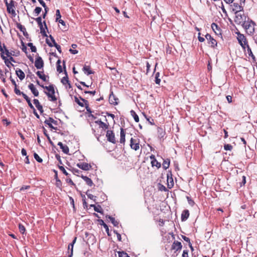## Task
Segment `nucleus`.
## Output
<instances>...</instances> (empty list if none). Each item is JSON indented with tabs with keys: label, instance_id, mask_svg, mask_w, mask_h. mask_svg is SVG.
<instances>
[{
	"label": "nucleus",
	"instance_id": "44",
	"mask_svg": "<svg viewBox=\"0 0 257 257\" xmlns=\"http://www.w3.org/2000/svg\"><path fill=\"white\" fill-rule=\"evenodd\" d=\"M14 91H15V93H16L17 95H22L23 96V95H24V94H25V93H24V92H21L19 89H18L17 88V87H15Z\"/></svg>",
	"mask_w": 257,
	"mask_h": 257
},
{
	"label": "nucleus",
	"instance_id": "6",
	"mask_svg": "<svg viewBox=\"0 0 257 257\" xmlns=\"http://www.w3.org/2000/svg\"><path fill=\"white\" fill-rule=\"evenodd\" d=\"M106 137L107 138V140L109 142H111L113 144H115L116 143L114 134L112 131H107L106 132Z\"/></svg>",
	"mask_w": 257,
	"mask_h": 257
},
{
	"label": "nucleus",
	"instance_id": "3",
	"mask_svg": "<svg viewBox=\"0 0 257 257\" xmlns=\"http://www.w3.org/2000/svg\"><path fill=\"white\" fill-rule=\"evenodd\" d=\"M237 39L239 44L242 47L243 49L245 50V49L246 48V46H247V45H248L245 37L243 34H240L239 32L237 33Z\"/></svg>",
	"mask_w": 257,
	"mask_h": 257
},
{
	"label": "nucleus",
	"instance_id": "9",
	"mask_svg": "<svg viewBox=\"0 0 257 257\" xmlns=\"http://www.w3.org/2000/svg\"><path fill=\"white\" fill-rule=\"evenodd\" d=\"M35 66L37 69H41L44 66V62L42 59V58L40 56H38L35 61Z\"/></svg>",
	"mask_w": 257,
	"mask_h": 257
},
{
	"label": "nucleus",
	"instance_id": "37",
	"mask_svg": "<svg viewBox=\"0 0 257 257\" xmlns=\"http://www.w3.org/2000/svg\"><path fill=\"white\" fill-rule=\"evenodd\" d=\"M75 101L80 106H84V102L83 101H81L80 99L76 96H74Z\"/></svg>",
	"mask_w": 257,
	"mask_h": 257
},
{
	"label": "nucleus",
	"instance_id": "42",
	"mask_svg": "<svg viewBox=\"0 0 257 257\" xmlns=\"http://www.w3.org/2000/svg\"><path fill=\"white\" fill-rule=\"evenodd\" d=\"M94 210L95 211H96L97 212L100 213H102V212H103L102 209L101 208V207L99 205H98L96 206H94Z\"/></svg>",
	"mask_w": 257,
	"mask_h": 257
},
{
	"label": "nucleus",
	"instance_id": "17",
	"mask_svg": "<svg viewBox=\"0 0 257 257\" xmlns=\"http://www.w3.org/2000/svg\"><path fill=\"white\" fill-rule=\"evenodd\" d=\"M16 74L21 80H23L25 77L24 72L20 69L16 70Z\"/></svg>",
	"mask_w": 257,
	"mask_h": 257
},
{
	"label": "nucleus",
	"instance_id": "57",
	"mask_svg": "<svg viewBox=\"0 0 257 257\" xmlns=\"http://www.w3.org/2000/svg\"><path fill=\"white\" fill-rule=\"evenodd\" d=\"M82 198H83V206L84 207H87V203L86 202V200H85V196L84 195H81Z\"/></svg>",
	"mask_w": 257,
	"mask_h": 257
},
{
	"label": "nucleus",
	"instance_id": "46",
	"mask_svg": "<svg viewBox=\"0 0 257 257\" xmlns=\"http://www.w3.org/2000/svg\"><path fill=\"white\" fill-rule=\"evenodd\" d=\"M182 238L186 242H188L189 243V245L190 246V247H191L192 248V244L190 242V240L189 239V237H186V236H184V235H182Z\"/></svg>",
	"mask_w": 257,
	"mask_h": 257
},
{
	"label": "nucleus",
	"instance_id": "48",
	"mask_svg": "<svg viewBox=\"0 0 257 257\" xmlns=\"http://www.w3.org/2000/svg\"><path fill=\"white\" fill-rule=\"evenodd\" d=\"M19 228L20 232L22 234H24L26 230L25 226L23 225L20 224L19 225Z\"/></svg>",
	"mask_w": 257,
	"mask_h": 257
},
{
	"label": "nucleus",
	"instance_id": "19",
	"mask_svg": "<svg viewBox=\"0 0 257 257\" xmlns=\"http://www.w3.org/2000/svg\"><path fill=\"white\" fill-rule=\"evenodd\" d=\"M82 70L84 73L87 75L93 73V72L90 69V67L88 65H84Z\"/></svg>",
	"mask_w": 257,
	"mask_h": 257
},
{
	"label": "nucleus",
	"instance_id": "10",
	"mask_svg": "<svg viewBox=\"0 0 257 257\" xmlns=\"http://www.w3.org/2000/svg\"><path fill=\"white\" fill-rule=\"evenodd\" d=\"M28 88L31 90L32 93L35 96H38L39 95V91L33 83H30L28 85Z\"/></svg>",
	"mask_w": 257,
	"mask_h": 257
},
{
	"label": "nucleus",
	"instance_id": "16",
	"mask_svg": "<svg viewBox=\"0 0 257 257\" xmlns=\"http://www.w3.org/2000/svg\"><path fill=\"white\" fill-rule=\"evenodd\" d=\"M189 211L188 210H184L181 214V220L182 221H186L189 216Z\"/></svg>",
	"mask_w": 257,
	"mask_h": 257
},
{
	"label": "nucleus",
	"instance_id": "45",
	"mask_svg": "<svg viewBox=\"0 0 257 257\" xmlns=\"http://www.w3.org/2000/svg\"><path fill=\"white\" fill-rule=\"evenodd\" d=\"M42 10V8L40 7H36L34 11L35 16H38L41 13Z\"/></svg>",
	"mask_w": 257,
	"mask_h": 257
},
{
	"label": "nucleus",
	"instance_id": "23",
	"mask_svg": "<svg viewBox=\"0 0 257 257\" xmlns=\"http://www.w3.org/2000/svg\"><path fill=\"white\" fill-rule=\"evenodd\" d=\"M81 178L84 180L86 183L89 186H92L93 184L92 181L87 176L82 175Z\"/></svg>",
	"mask_w": 257,
	"mask_h": 257
},
{
	"label": "nucleus",
	"instance_id": "60",
	"mask_svg": "<svg viewBox=\"0 0 257 257\" xmlns=\"http://www.w3.org/2000/svg\"><path fill=\"white\" fill-rule=\"evenodd\" d=\"M44 8V10H45V12L43 14V18L45 19L46 16L47 14L48 13V12L49 11V8L47 7H45Z\"/></svg>",
	"mask_w": 257,
	"mask_h": 257
},
{
	"label": "nucleus",
	"instance_id": "24",
	"mask_svg": "<svg viewBox=\"0 0 257 257\" xmlns=\"http://www.w3.org/2000/svg\"><path fill=\"white\" fill-rule=\"evenodd\" d=\"M106 218H108L114 226H118L119 222L111 216L106 215Z\"/></svg>",
	"mask_w": 257,
	"mask_h": 257
},
{
	"label": "nucleus",
	"instance_id": "35",
	"mask_svg": "<svg viewBox=\"0 0 257 257\" xmlns=\"http://www.w3.org/2000/svg\"><path fill=\"white\" fill-rule=\"evenodd\" d=\"M61 61L60 60H58L57 62V71L59 73H62L63 70L61 66L60 65Z\"/></svg>",
	"mask_w": 257,
	"mask_h": 257
},
{
	"label": "nucleus",
	"instance_id": "12",
	"mask_svg": "<svg viewBox=\"0 0 257 257\" xmlns=\"http://www.w3.org/2000/svg\"><path fill=\"white\" fill-rule=\"evenodd\" d=\"M182 244L180 242L178 241H175L172 244V248L174 250H176L178 251L179 250H181L182 248Z\"/></svg>",
	"mask_w": 257,
	"mask_h": 257
},
{
	"label": "nucleus",
	"instance_id": "38",
	"mask_svg": "<svg viewBox=\"0 0 257 257\" xmlns=\"http://www.w3.org/2000/svg\"><path fill=\"white\" fill-rule=\"evenodd\" d=\"M160 77V73L157 72L155 74V83L157 84L160 85L161 82V79L159 78Z\"/></svg>",
	"mask_w": 257,
	"mask_h": 257
},
{
	"label": "nucleus",
	"instance_id": "7",
	"mask_svg": "<svg viewBox=\"0 0 257 257\" xmlns=\"http://www.w3.org/2000/svg\"><path fill=\"white\" fill-rule=\"evenodd\" d=\"M76 166L79 168L80 169L84 170V171H88L91 168V166L86 163L82 162V163H77Z\"/></svg>",
	"mask_w": 257,
	"mask_h": 257
},
{
	"label": "nucleus",
	"instance_id": "31",
	"mask_svg": "<svg viewBox=\"0 0 257 257\" xmlns=\"http://www.w3.org/2000/svg\"><path fill=\"white\" fill-rule=\"evenodd\" d=\"M53 123L56 125H57L58 124V122L56 120H54L53 118L52 117H49V118L48 119H46L45 121H44V123Z\"/></svg>",
	"mask_w": 257,
	"mask_h": 257
},
{
	"label": "nucleus",
	"instance_id": "25",
	"mask_svg": "<svg viewBox=\"0 0 257 257\" xmlns=\"http://www.w3.org/2000/svg\"><path fill=\"white\" fill-rule=\"evenodd\" d=\"M36 74L40 79L43 80L44 81H47V76L43 74V72L38 71L36 72Z\"/></svg>",
	"mask_w": 257,
	"mask_h": 257
},
{
	"label": "nucleus",
	"instance_id": "13",
	"mask_svg": "<svg viewBox=\"0 0 257 257\" xmlns=\"http://www.w3.org/2000/svg\"><path fill=\"white\" fill-rule=\"evenodd\" d=\"M235 14H236V16H235L236 19H235V21L236 22H238V23H240L242 21H245V17L244 15H242L241 14H240L239 13H235Z\"/></svg>",
	"mask_w": 257,
	"mask_h": 257
},
{
	"label": "nucleus",
	"instance_id": "43",
	"mask_svg": "<svg viewBox=\"0 0 257 257\" xmlns=\"http://www.w3.org/2000/svg\"><path fill=\"white\" fill-rule=\"evenodd\" d=\"M88 191H89L88 190V191L86 192V195H87V197H88L89 199H91V200H93L94 202H95V200H96V199H95V198H96V197L95 196L93 195L92 194H91L89 193H88Z\"/></svg>",
	"mask_w": 257,
	"mask_h": 257
},
{
	"label": "nucleus",
	"instance_id": "36",
	"mask_svg": "<svg viewBox=\"0 0 257 257\" xmlns=\"http://www.w3.org/2000/svg\"><path fill=\"white\" fill-rule=\"evenodd\" d=\"M4 55L6 54V56L7 58L9 57V56H12L13 54L11 52H10L9 50H8L5 46V44H4Z\"/></svg>",
	"mask_w": 257,
	"mask_h": 257
},
{
	"label": "nucleus",
	"instance_id": "52",
	"mask_svg": "<svg viewBox=\"0 0 257 257\" xmlns=\"http://www.w3.org/2000/svg\"><path fill=\"white\" fill-rule=\"evenodd\" d=\"M232 149V146L230 144H225L224 146V149L226 151L231 150Z\"/></svg>",
	"mask_w": 257,
	"mask_h": 257
},
{
	"label": "nucleus",
	"instance_id": "30",
	"mask_svg": "<svg viewBox=\"0 0 257 257\" xmlns=\"http://www.w3.org/2000/svg\"><path fill=\"white\" fill-rule=\"evenodd\" d=\"M151 165L152 167L155 166L157 168H160L161 166V163L158 162L156 159L151 161Z\"/></svg>",
	"mask_w": 257,
	"mask_h": 257
},
{
	"label": "nucleus",
	"instance_id": "11",
	"mask_svg": "<svg viewBox=\"0 0 257 257\" xmlns=\"http://www.w3.org/2000/svg\"><path fill=\"white\" fill-rule=\"evenodd\" d=\"M45 93L48 96V97L49 98H50L51 99H50V101H55L57 100V98L56 97V96H55L54 94H55V90H54V88H53V91H49V92H46V91H45Z\"/></svg>",
	"mask_w": 257,
	"mask_h": 257
},
{
	"label": "nucleus",
	"instance_id": "1",
	"mask_svg": "<svg viewBox=\"0 0 257 257\" xmlns=\"http://www.w3.org/2000/svg\"><path fill=\"white\" fill-rule=\"evenodd\" d=\"M255 26V23L251 20L244 21L242 24L243 27L249 35H251L254 33Z\"/></svg>",
	"mask_w": 257,
	"mask_h": 257
},
{
	"label": "nucleus",
	"instance_id": "27",
	"mask_svg": "<svg viewBox=\"0 0 257 257\" xmlns=\"http://www.w3.org/2000/svg\"><path fill=\"white\" fill-rule=\"evenodd\" d=\"M77 47V45L75 44H73L71 45L72 48L69 49V52L72 54H76L78 53V51L76 50H75Z\"/></svg>",
	"mask_w": 257,
	"mask_h": 257
},
{
	"label": "nucleus",
	"instance_id": "40",
	"mask_svg": "<svg viewBox=\"0 0 257 257\" xmlns=\"http://www.w3.org/2000/svg\"><path fill=\"white\" fill-rule=\"evenodd\" d=\"M43 130H44V134L47 137V138L48 140L49 141L50 144L51 145H53V143L52 141L51 140V139H50L49 135L47 133L46 130L44 127H43Z\"/></svg>",
	"mask_w": 257,
	"mask_h": 257
},
{
	"label": "nucleus",
	"instance_id": "15",
	"mask_svg": "<svg viewBox=\"0 0 257 257\" xmlns=\"http://www.w3.org/2000/svg\"><path fill=\"white\" fill-rule=\"evenodd\" d=\"M95 123L99 125L100 128H102L103 129H107L108 128V123L106 124L102 122L101 120H96L95 121Z\"/></svg>",
	"mask_w": 257,
	"mask_h": 257
},
{
	"label": "nucleus",
	"instance_id": "28",
	"mask_svg": "<svg viewBox=\"0 0 257 257\" xmlns=\"http://www.w3.org/2000/svg\"><path fill=\"white\" fill-rule=\"evenodd\" d=\"M170 159H167L164 160L163 163V167L164 169L166 170L168 169L170 166Z\"/></svg>",
	"mask_w": 257,
	"mask_h": 257
},
{
	"label": "nucleus",
	"instance_id": "14",
	"mask_svg": "<svg viewBox=\"0 0 257 257\" xmlns=\"http://www.w3.org/2000/svg\"><path fill=\"white\" fill-rule=\"evenodd\" d=\"M17 28L19 29L23 34L24 36L26 37L28 36V34L26 31L25 27L20 23L17 24Z\"/></svg>",
	"mask_w": 257,
	"mask_h": 257
},
{
	"label": "nucleus",
	"instance_id": "59",
	"mask_svg": "<svg viewBox=\"0 0 257 257\" xmlns=\"http://www.w3.org/2000/svg\"><path fill=\"white\" fill-rule=\"evenodd\" d=\"M0 78L2 79V81L4 83L6 82V78L4 77V75L2 71H1V72H0Z\"/></svg>",
	"mask_w": 257,
	"mask_h": 257
},
{
	"label": "nucleus",
	"instance_id": "49",
	"mask_svg": "<svg viewBox=\"0 0 257 257\" xmlns=\"http://www.w3.org/2000/svg\"><path fill=\"white\" fill-rule=\"evenodd\" d=\"M61 16L59 10H57L56 11V21H58L60 19Z\"/></svg>",
	"mask_w": 257,
	"mask_h": 257
},
{
	"label": "nucleus",
	"instance_id": "64",
	"mask_svg": "<svg viewBox=\"0 0 257 257\" xmlns=\"http://www.w3.org/2000/svg\"><path fill=\"white\" fill-rule=\"evenodd\" d=\"M182 257H188V251L187 250H184Z\"/></svg>",
	"mask_w": 257,
	"mask_h": 257
},
{
	"label": "nucleus",
	"instance_id": "58",
	"mask_svg": "<svg viewBox=\"0 0 257 257\" xmlns=\"http://www.w3.org/2000/svg\"><path fill=\"white\" fill-rule=\"evenodd\" d=\"M53 44H54L53 46H55L56 47V48L57 49V50L60 53H61V46L57 44L56 43H55Z\"/></svg>",
	"mask_w": 257,
	"mask_h": 257
},
{
	"label": "nucleus",
	"instance_id": "53",
	"mask_svg": "<svg viewBox=\"0 0 257 257\" xmlns=\"http://www.w3.org/2000/svg\"><path fill=\"white\" fill-rule=\"evenodd\" d=\"M59 168L66 176H68L69 175V174L67 172L64 167L62 166H59Z\"/></svg>",
	"mask_w": 257,
	"mask_h": 257
},
{
	"label": "nucleus",
	"instance_id": "26",
	"mask_svg": "<svg viewBox=\"0 0 257 257\" xmlns=\"http://www.w3.org/2000/svg\"><path fill=\"white\" fill-rule=\"evenodd\" d=\"M1 57L5 61V63L7 67H10L11 66H14V65L9 61V59H8L7 57H6L4 55H1Z\"/></svg>",
	"mask_w": 257,
	"mask_h": 257
},
{
	"label": "nucleus",
	"instance_id": "34",
	"mask_svg": "<svg viewBox=\"0 0 257 257\" xmlns=\"http://www.w3.org/2000/svg\"><path fill=\"white\" fill-rule=\"evenodd\" d=\"M80 99L81 100V101H83L84 102L85 105V107H86L87 111L90 113H91L92 111H91L90 108L88 106V101L87 100H85L84 99L82 98L81 97H80Z\"/></svg>",
	"mask_w": 257,
	"mask_h": 257
},
{
	"label": "nucleus",
	"instance_id": "41",
	"mask_svg": "<svg viewBox=\"0 0 257 257\" xmlns=\"http://www.w3.org/2000/svg\"><path fill=\"white\" fill-rule=\"evenodd\" d=\"M34 157L35 160L39 163H42L43 162V159L41 158H40L37 153H35L34 154Z\"/></svg>",
	"mask_w": 257,
	"mask_h": 257
},
{
	"label": "nucleus",
	"instance_id": "39",
	"mask_svg": "<svg viewBox=\"0 0 257 257\" xmlns=\"http://www.w3.org/2000/svg\"><path fill=\"white\" fill-rule=\"evenodd\" d=\"M41 86L42 87H43V88L44 89H46L48 91V92L49 91H53V88H54V87H53V85H50L48 86H44L43 85H41Z\"/></svg>",
	"mask_w": 257,
	"mask_h": 257
},
{
	"label": "nucleus",
	"instance_id": "2",
	"mask_svg": "<svg viewBox=\"0 0 257 257\" xmlns=\"http://www.w3.org/2000/svg\"><path fill=\"white\" fill-rule=\"evenodd\" d=\"M4 2L7 6L8 12L11 14L13 17H15L16 13L14 10V1L11 0L10 2L8 3L7 0H4Z\"/></svg>",
	"mask_w": 257,
	"mask_h": 257
},
{
	"label": "nucleus",
	"instance_id": "4",
	"mask_svg": "<svg viewBox=\"0 0 257 257\" xmlns=\"http://www.w3.org/2000/svg\"><path fill=\"white\" fill-rule=\"evenodd\" d=\"M205 38L208 41V43L210 44L211 48H214L217 46V42L215 39H214L210 34H207L205 35Z\"/></svg>",
	"mask_w": 257,
	"mask_h": 257
},
{
	"label": "nucleus",
	"instance_id": "56",
	"mask_svg": "<svg viewBox=\"0 0 257 257\" xmlns=\"http://www.w3.org/2000/svg\"><path fill=\"white\" fill-rule=\"evenodd\" d=\"M4 44L3 45L1 43V42L0 41V51H1V55H4Z\"/></svg>",
	"mask_w": 257,
	"mask_h": 257
},
{
	"label": "nucleus",
	"instance_id": "54",
	"mask_svg": "<svg viewBox=\"0 0 257 257\" xmlns=\"http://www.w3.org/2000/svg\"><path fill=\"white\" fill-rule=\"evenodd\" d=\"M23 97L26 100L28 104L31 103L30 98L26 94H24Z\"/></svg>",
	"mask_w": 257,
	"mask_h": 257
},
{
	"label": "nucleus",
	"instance_id": "61",
	"mask_svg": "<svg viewBox=\"0 0 257 257\" xmlns=\"http://www.w3.org/2000/svg\"><path fill=\"white\" fill-rule=\"evenodd\" d=\"M187 199L188 202V203L191 205L193 206L194 204V202L193 200H192L189 197H187Z\"/></svg>",
	"mask_w": 257,
	"mask_h": 257
},
{
	"label": "nucleus",
	"instance_id": "51",
	"mask_svg": "<svg viewBox=\"0 0 257 257\" xmlns=\"http://www.w3.org/2000/svg\"><path fill=\"white\" fill-rule=\"evenodd\" d=\"M76 239H77V237H75L74 238L73 241L68 245V250L70 249V246H71V248H73V246H74V244H75V243L76 242Z\"/></svg>",
	"mask_w": 257,
	"mask_h": 257
},
{
	"label": "nucleus",
	"instance_id": "33",
	"mask_svg": "<svg viewBox=\"0 0 257 257\" xmlns=\"http://www.w3.org/2000/svg\"><path fill=\"white\" fill-rule=\"evenodd\" d=\"M61 82L64 85L66 84H68L69 88L71 87V84L69 82L68 78L67 76L63 77L62 78V79H61Z\"/></svg>",
	"mask_w": 257,
	"mask_h": 257
},
{
	"label": "nucleus",
	"instance_id": "63",
	"mask_svg": "<svg viewBox=\"0 0 257 257\" xmlns=\"http://www.w3.org/2000/svg\"><path fill=\"white\" fill-rule=\"evenodd\" d=\"M159 190L162 191H167V188H166L165 186H164V185H160V187H159Z\"/></svg>",
	"mask_w": 257,
	"mask_h": 257
},
{
	"label": "nucleus",
	"instance_id": "20",
	"mask_svg": "<svg viewBox=\"0 0 257 257\" xmlns=\"http://www.w3.org/2000/svg\"><path fill=\"white\" fill-rule=\"evenodd\" d=\"M125 133L124 132V130L122 128H120V143L121 144H124L125 141Z\"/></svg>",
	"mask_w": 257,
	"mask_h": 257
},
{
	"label": "nucleus",
	"instance_id": "18",
	"mask_svg": "<svg viewBox=\"0 0 257 257\" xmlns=\"http://www.w3.org/2000/svg\"><path fill=\"white\" fill-rule=\"evenodd\" d=\"M233 6V11L235 12V13H239L243 10L242 6L238 5L237 3H234Z\"/></svg>",
	"mask_w": 257,
	"mask_h": 257
},
{
	"label": "nucleus",
	"instance_id": "5",
	"mask_svg": "<svg viewBox=\"0 0 257 257\" xmlns=\"http://www.w3.org/2000/svg\"><path fill=\"white\" fill-rule=\"evenodd\" d=\"M139 140L135 139L133 138H131L130 141V147L131 148L137 151L140 148V144H139Z\"/></svg>",
	"mask_w": 257,
	"mask_h": 257
},
{
	"label": "nucleus",
	"instance_id": "32",
	"mask_svg": "<svg viewBox=\"0 0 257 257\" xmlns=\"http://www.w3.org/2000/svg\"><path fill=\"white\" fill-rule=\"evenodd\" d=\"M131 114L134 117L135 121L139 122V116L137 114L135 111L133 110H132L130 111Z\"/></svg>",
	"mask_w": 257,
	"mask_h": 257
},
{
	"label": "nucleus",
	"instance_id": "62",
	"mask_svg": "<svg viewBox=\"0 0 257 257\" xmlns=\"http://www.w3.org/2000/svg\"><path fill=\"white\" fill-rule=\"evenodd\" d=\"M35 20L37 22L38 25H40V24L42 23V18L41 17L37 18L36 19H35Z\"/></svg>",
	"mask_w": 257,
	"mask_h": 257
},
{
	"label": "nucleus",
	"instance_id": "21",
	"mask_svg": "<svg viewBox=\"0 0 257 257\" xmlns=\"http://www.w3.org/2000/svg\"><path fill=\"white\" fill-rule=\"evenodd\" d=\"M58 145L65 154H68L69 153V150L67 146L64 145L62 142H59Z\"/></svg>",
	"mask_w": 257,
	"mask_h": 257
},
{
	"label": "nucleus",
	"instance_id": "29",
	"mask_svg": "<svg viewBox=\"0 0 257 257\" xmlns=\"http://www.w3.org/2000/svg\"><path fill=\"white\" fill-rule=\"evenodd\" d=\"M246 48H247V53H248V55L252 58V59L253 60V61H255V56L253 54V53L251 51V50L250 48L249 47V45H247V46H246Z\"/></svg>",
	"mask_w": 257,
	"mask_h": 257
},
{
	"label": "nucleus",
	"instance_id": "8",
	"mask_svg": "<svg viewBox=\"0 0 257 257\" xmlns=\"http://www.w3.org/2000/svg\"><path fill=\"white\" fill-rule=\"evenodd\" d=\"M109 101L110 104L115 105L118 103V99L113 94L112 91L109 94Z\"/></svg>",
	"mask_w": 257,
	"mask_h": 257
},
{
	"label": "nucleus",
	"instance_id": "50",
	"mask_svg": "<svg viewBox=\"0 0 257 257\" xmlns=\"http://www.w3.org/2000/svg\"><path fill=\"white\" fill-rule=\"evenodd\" d=\"M143 115L145 116V117L146 118L147 120H148V121L151 124V125H153L154 124V120L153 119H152L151 117H147V116L146 115V114L143 113Z\"/></svg>",
	"mask_w": 257,
	"mask_h": 257
},
{
	"label": "nucleus",
	"instance_id": "55",
	"mask_svg": "<svg viewBox=\"0 0 257 257\" xmlns=\"http://www.w3.org/2000/svg\"><path fill=\"white\" fill-rule=\"evenodd\" d=\"M211 28L212 29V30H213L215 33H216V32H215V30H216H216H217V29H218V26H217V24H216L215 23H212V24H211Z\"/></svg>",
	"mask_w": 257,
	"mask_h": 257
},
{
	"label": "nucleus",
	"instance_id": "22",
	"mask_svg": "<svg viewBox=\"0 0 257 257\" xmlns=\"http://www.w3.org/2000/svg\"><path fill=\"white\" fill-rule=\"evenodd\" d=\"M44 24L45 28H44L42 23L40 25H39V28L40 29L41 33L42 34V35L43 36L47 37V35L46 33L45 32V28L47 29V27L46 22L45 21H44Z\"/></svg>",
	"mask_w": 257,
	"mask_h": 257
},
{
	"label": "nucleus",
	"instance_id": "47",
	"mask_svg": "<svg viewBox=\"0 0 257 257\" xmlns=\"http://www.w3.org/2000/svg\"><path fill=\"white\" fill-rule=\"evenodd\" d=\"M118 254L119 257H129L127 253L124 251H118Z\"/></svg>",
	"mask_w": 257,
	"mask_h": 257
}]
</instances>
